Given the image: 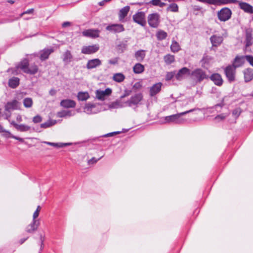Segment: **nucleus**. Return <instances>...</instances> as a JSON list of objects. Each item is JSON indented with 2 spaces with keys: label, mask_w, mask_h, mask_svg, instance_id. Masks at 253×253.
Returning a JSON list of instances; mask_svg holds the SVG:
<instances>
[{
  "label": "nucleus",
  "mask_w": 253,
  "mask_h": 253,
  "mask_svg": "<svg viewBox=\"0 0 253 253\" xmlns=\"http://www.w3.org/2000/svg\"><path fill=\"white\" fill-rule=\"evenodd\" d=\"M196 110H200V109L198 108H194L177 114L166 116L165 118V123H174L176 124H183L185 122V120L182 118L181 117L182 115L192 112Z\"/></svg>",
  "instance_id": "obj_1"
},
{
  "label": "nucleus",
  "mask_w": 253,
  "mask_h": 253,
  "mask_svg": "<svg viewBox=\"0 0 253 253\" xmlns=\"http://www.w3.org/2000/svg\"><path fill=\"white\" fill-rule=\"evenodd\" d=\"M191 78L196 83H201L205 79L209 78L206 72L201 68H197L190 73Z\"/></svg>",
  "instance_id": "obj_2"
},
{
  "label": "nucleus",
  "mask_w": 253,
  "mask_h": 253,
  "mask_svg": "<svg viewBox=\"0 0 253 253\" xmlns=\"http://www.w3.org/2000/svg\"><path fill=\"white\" fill-rule=\"evenodd\" d=\"M143 98V95L142 93H136L134 95L131 96L130 98L125 102L126 106L132 107L133 106H137L140 104Z\"/></svg>",
  "instance_id": "obj_3"
},
{
  "label": "nucleus",
  "mask_w": 253,
  "mask_h": 253,
  "mask_svg": "<svg viewBox=\"0 0 253 253\" xmlns=\"http://www.w3.org/2000/svg\"><path fill=\"white\" fill-rule=\"evenodd\" d=\"M232 15L231 9L228 7L222 8L217 12V17L220 21L225 22L229 20Z\"/></svg>",
  "instance_id": "obj_4"
},
{
  "label": "nucleus",
  "mask_w": 253,
  "mask_h": 253,
  "mask_svg": "<svg viewBox=\"0 0 253 253\" xmlns=\"http://www.w3.org/2000/svg\"><path fill=\"white\" fill-rule=\"evenodd\" d=\"M236 68L229 65L224 69V73L228 81L231 83L235 81Z\"/></svg>",
  "instance_id": "obj_5"
},
{
  "label": "nucleus",
  "mask_w": 253,
  "mask_h": 253,
  "mask_svg": "<svg viewBox=\"0 0 253 253\" xmlns=\"http://www.w3.org/2000/svg\"><path fill=\"white\" fill-rule=\"evenodd\" d=\"M160 15L158 13H154L148 15V22L149 26L153 28H157L160 23Z\"/></svg>",
  "instance_id": "obj_6"
},
{
  "label": "nucleus",
  "mask_w": 253,
  "mask_h": 253,
  "mask_svg": "<svg viewBox=\"0 0 253 253\" xmlns=\"http://www.w3.org/2000/svg\"><path fill=\"white\" fill-rule=\"evenodd\" d=\"M132 19L134 22L141 26H144L146 25V21L145 20V13L144 12H137L133 15Z\"/></svg>",
  "instance_id": "obj_7"
},
{
  "label": "nucleus",
  "mask_w": 253,
  "mask_h": 253,
  "mask_svg": "<svg viewBox=\"0 0 253 253\" xmlns=\"http://www.w3.org/2000/svg\"><path fill=\"white\" fill-rule=\"evenodd\" d=\"M106 30L113 33H118L124 31L125 28L121 24H112L108 25Z\"/></svg>",
  "instance_id": "obj_8"
},
{
  "label": "nucleus",
  "mask_w": 253,
  "mask_h": 253,
  "mask_svg": "<svg viewBox=\"0 0 253 253\" xmlns=\"http://www.w3.org/2000/svg\"><path fill=\"white\" fill-rule=\"evenodd\" d=\"M99 49L98 44L83 46L81 52L84 54H91L96 52Z\"/></svg>",
  "instance_id": "obj_9"
},
{
  "label": "nucleus",
  "mask_w": 253,
  "mask_h": 253,
  "mask_svg": "<svg viewBox=\"0 0 253 253\" xmlns=\"http://www.w3.org/2000/svg\"><path fill=\"white\" fill-rule=\"evenodd\" d=\"M210 40L213 47H218L222 43L223 37L222 36L213 35L210 37Z\"/></svg>",
  "instance_id": "obj_10"
},
{
  "label": "nucleus",
  "mask_w": 253,
  "mask_h": 253,
  "mask_svg": "<svg viewBox=\"0 0 253 253\" xmlns=\"http://www.w3.org/2000/svg\"><path fill=\"white\" fill-rule=\"evenodd\" d=\"M237 3L239 4L240 8L243 10L244 12L249 14L253 13V6L249 3L239 0Z\"/></svg>",
  "instance_id": "obj_11"
},
{
  "label": "nucleus",
  "mask_w": 253,
  "mask_h": 253,
  "mask_svg": "<svg viewBox=\"0 0 253 253\" xmlns=\"http://www.w3.org/2000/svg\"><path fill=\"white\" fill-rule=\"evenodd\" d=\"M101 64V61L98 58L90 59L88 60L86 68L88 70H91L100 66Z\"/></svg>",
  "instance_id": "obj_12"
},
{
  "label": "nucleus",
  "mask_w": 253,
  "mask_h": 253,
  "mask_svg": "<svg viewBox=\"0 0 253 253\" xmlns=\"http://www.w3.org/2000/svg\"><path fill=\"white\" fill-rule=\"evenodd\" d=\"M186 75H190V70L186 67H183L178 71L175 77L177 80L181 81Z\"/></svg>",
  "instance_id": "obj_13"
},
{
  "label": "nucleus",
  "mask_w": 253,
  "mask_h": 253,
  "mask_svg": "<svg viewBox=\"0 0 253 253\" xmlns=\"http://www.w3.org/2000/svg\"><path fill=\"white\" fill-rule=\"evenodd\" d=\"M82 33L84 37L95 38L99 37V31L97 29H88L84 31Z\"/></svg>",
  "instance_id": "obj_14"
},
{
  "label": "nucleus",
  "mask_w": 253,
  "mask_h": 253,
  "mask_svg": "<svg viewBox=\"0 0 253 253\" xmlns=\"http://www.w3.org/2000/svg\"><path fill=\"white\" fill-rule=\"evenodd\" d=\"M210 79L212 81L214 84L217 86H221L223 84V79L221 76L218 73L212 74L210 77Z\"/></svg>",
  "instance_id": "obj_15"
},
{
  "label": "nucleus",
  "mask_w": 253,
  "mask_h": 253,
  "mask_svg": "<svg viewBox=\"0 0 253 253\" xmlns=\"http://www.w3.org/2000/svg\"><path fill=\"white\" fill-rule=\"evenodd\" d=\"M244 79L245 83H248L253 79V69L251 68L245 69L243 71Z\"/></svg>",
  "instance_id": "obj_16"
},
{
  "label": "nucleus",
  "mask_w": 253,
  "mask_h": 253,
  "mask_svg": "<svg viewBox=\"0 0 253 253\" xmlns=\"http://www.w3.org/2000/svg\"><path fill=\"white\" fill-rule=\"evenodd\" d=\"M54 50L53 48H44L40 51V59L42 61H44L47 59L50 54L53 52Z\"/></svg>",
  "instance_id": "obj_17"
},
{
  "label": "nucleus",
  "mask_w": 253,
  "mask_h": 253,
  "mask_svg": "<svg viewBox=\"0 0 253 253\" xmlns=\"http://www.w3.org/2000/svg\"><path fill=\"white\" fill-rule=\"evenodd\" d=\"M39 224L40 223L38 220L33 219L32 222L26 228V231L28 233H33L37 230Z\"/></svg>",
  "instance_id": "obj_18"
},
{
  "label": "nucleus",
  "mask_w": 253,
  "mask_h": 253,
  "mask_svg": "<svg viewBox=\"0 0 253 253\" xmlns=\"http://www.w3.org/2000/svg\"><path fill=\"white\" fill-rule=\"evenodd\" d=\"M246 60L245 55V56H236L233 62V64L232 65L233 66L235 67L236 68L240 67L244 65L245 63V61Z\"/></svg>",
  "instance_id": "obj_19"
},
{
  "label": "nucleus",
  "mask_w": 253,
  "mask_h": 253,
  "mask_svg": "<svg viewBox=\"0 0 253 253\" xmlns=\"http://www.w3.org/2000/svg\"><path fill=\"white\" fill-rule=\"evenodd\" d=\"M163 84L161 83H158L154 84L150 88V95L154 96L155 95L160 92Z\"/></svg>",
  "instance_id": "obj_20"
},
{
  "label": "nucleus",
  "mask_w": 253,
  "mask_h": 253,
  "mask_svg": "<svg viewBox=\"0 0 253 253\" xmlns=\"http://www.w3.org/2000/svg\"><path fill=\"white\" fill-rule=\"evenodd\" d=\"M238 0H212V5L220 6L231 3L236 4Z\"/></svg>",
  "instance_id": "obj_21"
},
{
  "label": "nucleus",
  "mask_w": 253,
  "mask_h": 253,
  "mask_svg": "<svg viewBox=\"0 0 253 253\" xmlns=\"http://www.w3.org/2000/svg\"><path fill=\"white\" fill-rule=\"evenodd\" d=\"M130 10L129 6H126L121 8L119 12V19L120 21H123L125 18L127 16Z\"/></svg>",
  "instance_id": "obj_22"
},
{
  "label": "nucleus",
  "mask_w": 253,
  "mask_h": 253,
  "mask_svg": "<svg viewBox=\"0 0 253 253\" xmlns=\"http://www.w3.org/2000/svg\"><path fill=\"white\" fill-rule=\"evenodd\" d=\"M76 103L71 99H64L60 102V105L65 108H74Z\"/></svg>",
  "instance_id": "obj_23"
},
{
  "label": "nucleus",
  "mask_w": 253,
  "mask_h": 253,
  "mask_svg": "<svg viewBox=\"0 0 253 253\" xmlns=\"http://www.w3.org/2000/svg\"><path fill=\"white\" fill-rule=\"evenodd\" d=\"M18 101L14 100L11 102H8L5 106V111L10 112L11 110H16L17 108Z\"/></svg>",
  "instance_id": "obj_24"
},
{
  "label": "nucleus",
  "mask_w": 253,
  "mask_h": 253,
  "mask_svg": "<svg viewBox=\"0 0 253 253\" xmlns=\"http://www.w3.org/2000/svg\"><path fill=\"white\" fill-rule=\"evenodd\" d=\"M29 62L27 59H24L20 62L17 66V69H21L24 73H27V71L28 70Z\"/></svg>",
  "instance_id": "obj_25"
},
{
  "label": "nucleus",
  "mask_w": 253,
  "mask_h": 253,
  "mask_svg": "<svg viewBox=\"0 0 253 253\" xmlns=\"http://www.w3.org/2000/svg\"><path fill=\"white\" fill-rule=\"evenodd\" d=\"M146 50L141 49L135 52L134 54V57L137 60V61L139 62H142L143 61L144 59L146 56Z\"/></svg>",
  "instance_id": "obj_26"
},
{
  "label": "nucleus",
  "mask_w": 253,
  "mask_h": 253,
  "mask_svg": "<svg viewBox=\"0 0 253 253\" xmlns=\"http://www.w3.org/2000/svg\"><path fill=\"white\" fill-rule=\"evenodd\" d=\"M73 59V56L70 51L67 50L63 54V61L64 63L68 64Z\"/></svg>",
  "instance_id": "obj_27"
},
{
  "label": "nucleus",
  "mask_w": 253,
  "mask_h": 253,
  "mask_svg": "<svg viewBox=\"0 0 253 253\" xmlns=\"http://www.w3.org/2000/svg\"><path fill=\"white\" fill-rule=\"evenodd\" d=\"M19 84V79L17 77H13L8 81L9 86L12 88H16Z\"/></svg>",
  "instance_id": "obj_28"
},
{
  "label": "nucleus",
  "mask_w": 253,
  "mask_h": 253,
  "mask_svg": "<svg viewBox=\"0 0 253 253\" xmlns=\"http://www.w3.org/2000/svg\"><path fill=\"white\" fill-rule=\"evenodd\" d=\"M133 71L135 74H141L144 71V67L140 63H136L133 68Z\"/></svg>",
  "instance_id": "obj_29"
},
{
  "label": "nucleus",
  "mask_w": 253,
  "mask_h": 253,
  "mask_svg": "<svg viewBox=\"0 0 253 253\" xmlns=\"http://www.w3.org/2000/svg\"><path fill=\"white\" fill-rule=\"evenodd\" d=\"M77 97L80 101H85L89 98V95L87 92L80 91L78 93Z\"/></svg>",
  "instance_id": "obj_30"
},
{
  "label": "nucleus",
  "mask_w": 253,
  "mask_h": 253,
  "mask_svg": "<svg viewBox=\"0 0 253 253\" xmlns=\"http://www.w3.org/2000/svg\"><path fill=\"white\" fill-rule=\"evenodd\" d=\"M125 76L122 73H116L114 74L113 80L118 83H121L124 81Z\"/></svg>",
  "instance_id": "obj_31"
},
{
  "label": "nucleus",
  "mask_w": 253,
  "mask_h": 253,
  "mask_svg": "<svg viewBox=\"0 0 253 253\" xmlns=\"http://www.w3.org/2000/svg\"><path fill=\"white\" fill-rule=\"evenodd\" d=\"M73 114H72V111H66V110H62L61 111L58 112L57 114V117L59 118H63L66 117H70L73 116Z\"/></svg>",
  "instance_id": "obj_32"
},
{
  "label": "nucleus",
  "mask_w": 253,
  "mask_h": 253,
  "mask_svg": "<svg viewBox=\"0 0 253 253\" xmlns=\"http://www.w3.org/2000/svg\"><path fill=\"white\" fill-rule=\"evenodd\" d=\"M164 59L165 63L169 65L174 62L175 57L174 55L168 54L164 56Z\"/></svg>",
  "instance_id": "obj_33"
},
{
  "label": "nucleus",
  "mask_w": 253,
  "mask_h": 253,
  "mask_svg": "<svg viewBox=\"0 0 253 253\" xmlns=\"http://www.w3.org/2000/svg\"><path fill=\"white\" fill-rule=\"evenodd\" d=\"M56 123V121L49 120L46 122L41 124V127L42 128H46L47 127H49L55 125Z\"/></svg>",
  "instance_id": "obj_34"
},
{
  "label": "nucleus",
  "mask_w": 253,
  "mask_h": 253,
  "mask_svg": "<svg viewBox=\"0 0 253 253\" xmlns=\"http://www.w3.org/2000/svg\"><path fill=\"white\" fill-rule=\"evenodd\" d=\"M252 35L251 33H247L246 35L245 45L247 48L252 44Z\"/></svg>",
  "instance_id": "obj_35"
},
{
  "label": "nucleus",
  "mask_w": 253,
  "mask_h": 253,
  "mask_svg": "<svg viewBox=\"0 0 253 253\" xmlns=\"http://www.w3.org/2000/svg\"><path fill=\"white\" fill-rule=\"evenodd\" d=\"M178 6L175 3H172L170 4L167 8V11H170L173 12H178Z\"/></svg>",
  "instance_id": "obj_36"
},
{
  "label": "nucleus",
  "mask_w": 253,
  "mask_h": 253,
  "mask_svg": "<svg viewBox=\"0 0 253 253\" xmlns=\"http://www.w3.org/2000/svg\"><path fill=\"white\" fill-rule=\"evenodd\" d=\"M16 129L21 132H25L29 131L31 129V127L24 124H20L18 125Z\"/></svg>",
  "instance_id": "obj_37"
},
{
  "label": "nucleus",
  "mask_w": 253,
  "mask_h": 253,
  "mask_svg": "<svg viewBox=\"0 0 253 253\" xmlns=\"http://www.w3.org/2000/svg\"><path fill=\"white\" fill-rule=\"evenodd\" d=\"M156 37L158 40H163L167 38V33L164 31L160 30L157 33Z\"/></svg>",
  "instance_id": "obj_38"
},
{
  "label": "nucleus",
  "mask_w": 253,
  "mask_h": 253,
  "mask_svg": "<svg viewBox=\"0 0 253 253\" xmlns=\"http://www.w3.org/2000/svg\"><path fill=\"white\" fill-rule=\"evenodd\" d=\"M33 102L32 99L30 97H27L23 100V105L26 108H31L33 105Z\"/></svg>",
  "instance_id": "obj_39"
},
{
  "label": "nucleus",
  "mask_w": 253,
  "mask_h": 253,
  "mask_svg": "<svg viewBox=\"0 0 253 253\" xmlns=\"http://www.w3.org/2000/svg\"><path fill=\"white\" fill-rule=\"evenodd\" d=\"M95 107L94 104H91V103H87L86 104L85 107L84 108V112H86L87 114H90L92 113V109L94 108Z\"/></svg>",
  "instance_id": "obj_40"
},
{
  "label": "nucleus",
  "mask_w": 253,
  "mask_h": 253,
  "mask_svg": "<svg viewBox=\"0 0 253 253\" xmlns=\"http://www.w3.org/2000/svg\"><path fill=\"white\" fill-rule=\"evenodd\" d=\"M149 3L154 6H158L160 7H163L166 5V3L162 2L161 0H151L150 1Z\"/></svg>",
  "instance_id": "obj_41"
},
{
  "label": "nucleus",
  "mask_w": 253,
  "mask_h": 253,
  "mask_svg": "<svg viewBox=\"0 0 253 253\" xmlns=\"http://www.w3.org/2000/svg\"><path fill=\"white\" fill-rule=\"evenodd\" d=\"M170 49L173 52H176L180 50V48L177 42L173 41L170 46Z\"/></svg>",
  "instance_id": "obj_42"
},
{
  "label": "nucleus",
  "mask_w": 253,
  "mask_h": 253,
  "mask_svg": "<svg viewBox=\"0 0 253 253\" xmlns=\"http://www.w3.org/2000/svg\"><path fill=\"white\" fill-rule=\"evenodd\" d=\"M38 67L36 65H32L30 68H28V70L26 71L27 74L31 75H34L38 72Z\"/></svg>",
  "instance_id": "obj_43"
},
{
  "label": "nucleus",
  "mask_w": 253,
  "mask_h": 253,
  "mask_svg": "<svg viewBox=\"0 0 253 253\" xmlns=\"http://www.w3.org/2000/svg\"><path fill=\"white\" fill-rule=\"evenodd\" d=\"M44 143H45L48 145L53 146L56 148H61L63 147L64 146H66L67 144L65 143H53V142H49L47 141L43 142Z\"/></svg>",
  "instance_id": "obj_44"
},
{
  "label": "nucleus",
  "mask_w": 253,
  "mask_h": 253,
  "mask_svg": "<svg viewBox=\"0 0 253 253\" xmlns=\"http://www.w3.org/2000/svg\"><path fill=\"white\" fill-rule=\"evenodd\" d=\"M96 97L100 100H104L105 99V95L104 93L102 90H97L96 92Z\"/></svg>",
  "instance_id": "obj_45"
},
{
  "label": "nucleus",
  "mask_w": 253,
  "mask_h": 253,
  "mask_svg": "<svg viewBox=\"0 0 253 253\" xmlns=\"http://www.w3.org/2000/svg\"><path fill=\"white\" fill-rule=\"evenodd\" d=\"M211 57L206 55H204L201 62L204 64H208L211 60Z\"/></svg>",
  "instance_id": "obj_46"
},
{
  "label": "nucleus",
  "mask_w": 253,
  "mask_h": 253,
  "mask_svg": "<svg viewBox=\"0 0 253 253\" xmlns=\"http://www.w3.org/2000/svg\"><path fill=\"white\" fill-rule=\"evenodd\" d=\"M224 99H223L222 100V102L220 104H216L213 107H211V108H208V109L209 110L208 111L209 112H213V110L214 109H217L218 107H222L223 105H224Z\"/></svg>",
  "instance_id": "obj_47"
},
{
  "label": "nucleus",
  "mask_w": 253,
  "mask_h": 253,
  "mask_svg": "<svg viewBox=\"0 0 253 253\" xmlns=\"http://www.w3.org/2000/svg\"><path fill=\"white\" fill-rule=\"evenodd\" d=\"M228 116V114H221L216 116L214 119L218 120V121H220L224 120Z\"/></svg>",
  "instance_id": "obj_48"
},
{
  "label": "nucleus",
  "mask_w": 253,
  "mask_h": 253,
  "mask_svg": "<svg viewBox=\"0 0 253 253\" xmlns=\"http://www.w3.org/2000/svg\"><path fill=\"white\" fill-rule=\"evenodd\" d=\"M246 60L253 67V56L251 55H245Z\"/></svg>",
  "instance_id": "obj_49"
},
{
  "label": "nucleus",
  "mask_w": 253,
  "mask_h": 253,
  "mask_svg": "<svg viewBox=\"0 0 253 253\" xmlns=\"http://www.w3.org/2000/svg\"><path fill=\"white\" fill-rule=\"evenodd\" d=\"M42 121V118L39 115H37L33 118V122L34 123H39Z\"/></svg>",
  "instance_id": "obj_50"
},
{
  "label": "nucleus",
  "mask_w": 253,
  "mask_h": 253,
  "mask_svg": "<svg viewBox=\"0 0 253 253\" xmlns=\"http://www.w3.org/2000/svg\"><path fill=\"white\" fill-rule=\"evenodd\" d=\"M175 75V73L174 72H168L166 76V79L167 81H170L174 77Z\"/></svg>",
  "instance_id": "obj_51"
},
{
  "label": "nucleus",
  "mask_w": 253,
  "mask_h": 253,
  "mask_svg": "<svg viewBox=\"0 0 253 253\" xmlns=\"http://www.w3.org/2000/svg\"><path fill=\"white\" fill-rule=\"evenodd\" d=\"M41 209V208L40 206H38L37 207V210H36V211L34 212V213L33 214V219H36V218H37L38 217Z\"/></svg>",
  "instance_id": "obj_52"
},
{
  "label": "nucleus",
  "mask_w": 253,
  "mask_h": 253,
  "mask_svg": "<svg viewBox=\"0 0 253 253\" xmlns=\"http://www.w3.org/2000/svg\"><path fill=\"white\" fill-rule=\"evenodd\" d=\"M119 61V58L116 57L113 59H110L108 60V63L111 65H116L118 64Z\"/></svg>",
  "instance_id": "obj_53"
},
{
  "label": "nucleus",
  "mask_w": 253,
  "mask_h": 253,
  "mask_svg": "<svg viewBox=\"0 0 253 253\" xmlns=\"http://www.w3.org/2000/svg\"><path fill=\"white\" fill-rule=\"evenodd\" d=\"M103 157V155H102V156H101L98 159H96L94 157H93L92 159H90L89 161H88V164H95L96 163L98 160H99L100 159H101L102 157Z\"/></svg>",
  "instance_id": "obj_54"
},
{
  "label": "nucleus",
  "mask_w": 253,
  "mask_h": 253,
  "mask_svg": "<svg viewBox=\"0 0 253 253\" xmlns=\"http://www.w3.org/2000/svg\"><path fill=\"white\" fill-rule=\"evenodd\" d=\"M241 113L240 109H236L233 111L232 115L235 117H238Z\"/></svg>",
  "instance_id": "obj_55"
},
{
  "label": "nucleus",
  "mask_w": 253,
  "mask_h": 253,
  "mask_svg": "<svg viewBox=\"0 0 253 253\" xmlns=\"http://www.w3.org/2000/svg\"><path fill=\"white\" fill-rule=\"evenodd\" d=\"M127 45L125 43H121L118 45L119 49H121L122 51L126 48Z\"/></svg>",
  "instance_id": "obj_56"
},
{
  "label": "nucleus",
  "mask_w": 253,
  "mask_h": 253,
  "mask_svg": "<svg viewBox=\"0 0 253 253\" xmlns=\"http://www.w3.org/2000/svg\"><path fill=\"white\" fill-rule=\"evenodd\" d=\"M10 135V137L12 138H13V139H16V140H17L19 141L20 142H21L22 143H23L24 142V139L22 138L19 137L18 136L13 135L11 134Z\"/></svg>",
  "instance_id": "obj_57"
},
{
  "label": "nucleus",
  "mask_w": 253,
  "mask_h": 253,
  "mask_svg": "<svg viewBox=\"0 0 253 253\" xmlns=\"http://www.w3.org/2000/svg\"><path fill=\"white\" fill-rule=\"evenodd\" d=\"M33 11H34V9L33 8L28 9L27 10H26V11L23 12V13H22L20 15V17H21L25 14H30V13H32L33 12Z\"/></svg>",
  "instance_id": "obj_58"
},
{
  "label": "nucleus",
  "mask_w": 253,
  "mask_h": 253,
  "mask_svg": "<svg viewBox=\"0 0 253 253\" xmlns=\"http://www.w3.org/2000/svg\"><path fill=\"white\" fill-rule=\"evenodd\" d=\"M103 92L104 93V95L106 96L111 94V93H112V90L109 88H107L105 89V90L103 91Z\"/></svg>",
  "instance_id": "obj_59"
},
{
  "label": "nucleus",
  "mask_w": 253,
  "mask_h": 253,
  "mask_svg": "<svg viewBox=\"0 0 253 253\" xmlns=\"http://www.w3.org/2000/svg\"><path fill=\"white\" fill-rule=\"evenodd\" d=\"M141 87V84L139 82H137L133 86V88L135 89H139Z\"/></svg>",
  "instance_id": "obj_60"
},
{
  "label": "nucleus",
  "mask_w": 253,
  "mask_h": 253,
  "mask_svg": "<svg viewBox=\"0 0 253 253\" xmlns=\"http://www.w3.org/2000/svg\"><path fill=\"white\" fill-rule=\"evenodd\" d=\"M4 118L8 120V122H10V120H9V118L11 116V114L9 113H5L4 114Z\"/></svg>",
  "instance_id": "obj_61"
},
{
  "label": "nucleus",
  "mask_w": 253,
  "mask_h": 253,
  "mask_svg": "<svg viewBox=\"0 0 253 253\" xmlns=\"http://www.w3.org/2000/svg\"><path fill=\"white\" fill-rule=\"evenodd\" d=\"M71 23L70 22H64L62 23V26L63 28H65L67 26H70L71 25Z\"/></svg>",
  "instance_id": "obj_62"
},
{
  "label": "nucleus",
  "mask_w": 253,
  "mask_h": 253,
  "mask_svg": "<svg viewBox=\"0 0 253 253\" xmlns=\"http://www.w3.org/2000/svg\"><path fill=\"white\" fill-rule=\"evenodd\" d=\"M193 10L195 11H200L202 9V8L198 5H194L193 6Z\"/></svg>",
  "instance_id": "obj_63"
},
{
  "label": "nucleus",
  "mask_w": 253,
  "mask_h": 253,
  "mask_svg": "<svg viewBox=\"0 0 253 253\" xmlns=\"http://www.w3.org/2000/svg\"><path fill=\"white\" fill-rule=\"evenodd\" d=\"M10 123V124L13 126L15 127V128L16 129L17 126H18V124H16L14 121H11L10 120V122H9Z\"/></svg>",
  "instance_id": "obj_64"
}]
</instances>
